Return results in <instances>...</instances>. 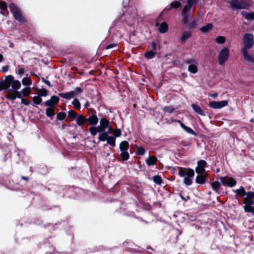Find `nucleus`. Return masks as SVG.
Returning a JSON list of instances; mask_svg holds the SVG:
<instances>
[{"label":"nucleus","instance_id":"nucleus-19","mask_svg":"<svg viewBox=\"0 0 254 254\" xmlns=\"http://www.w3.org/2000/svg\"><path fill=\"white\" fill-rule=\"evenodd\" d=\"M0 13L3 15H6L8 14V11L7 8V4L4 1L0 3Z\"/></svg>","mask_w":254,"mask_h":254},{"label":"nucleus","instance_id":"nucleus-36","mask_svg":"<svg viewBox=\"0 0 254 254\" xmlns=\"http://www.w3.org/2000/svg\"><path fill=\"white\" fill-rule=\"evenodd\" d=\"M38 95L41 98V97H46L48 95V91L45 89H42L38 91Z\"/></svg>","mask_w":254,"mask_h":254},{"label":"nucleus","instance_id":"nucleus-24","mask_svg":"<svg viewBox=\"0 0 254 254\" xmlns=\"http://www.w3.org/2000/svg\"><path fill=\"white\" fill-rule=\"evenodd\" d=\"M157 161V158L154 156L149 157L146 160V163L148 166H152L154 165Z\"/></svg>","mask_w":254,"mask_h":254},{"label":"nucleus","instance_id":"nucleus-50","mask_svg":"<svg viewBox=\"0 0 254 254\" xmlns=\"http://www.w3.org/2000/svg\"><path fill=\"white\" fill-rule=\"evenodd\" d=\"M163 110L165 113H171L174 111V109L171 107H165Z\"/></svg>","mask_w":254,"mask_h":254},{"label":"nucleus","instance_id":"nucleus-32","mask_svg":"<svg viewBox=\"0 0 254 254\" xmlns=\"http://www.w3.org/2000/svg\"><path fill=\"white\" fill-rule=\"evenodd\" d=\"M107 142V143L112 146L114 147L116 145L115 143V138L114 136H109L107 140H106Z\"/></svg>","mask_w":254,"mask_h":254},{"label":"nucleus","instance_id":"nucleus-61","mask_svg":"<svg viewBox=\"0 0 254 254\" xmlns=\"http://www.w3.org/2000/svg\"><path fill=\"white\" fill-rule=\"evenodd\" d=\"M3 59V58L2 55L0 54V62L2 61Z\"/></svg>","mask_w":254,"mask_h":254},{"label":"nucleus","instance_id":"nucleus-44","mask_svg":"<svg viewBox=\"0 0 254 254\" xmlns=\"http://www.w3.org/2000/svg\"><path fill=\"white\" fill-rule=\"evenodd\" d=\"M197 18L193 19L191 22L188 24L189 28H193L197 25Z\"/></svg>","mask_w":254,"mask_h":254},{"label":"nucleus","instance_id":"nucleus-12","mask_svg":"<svg viewBox=\"0 0 254 254\" xmlns=\"http://www.w3.org/2000/svg\"><path fill=\"white\" fill-rule=\"evenodd\" d=\"M221 183L224 186L228 185L230 187H233L236 184V181L233 178H227L225 177H220Z\"/></svg>","mask_w":254,"mask_h":254},{"label":"nucleus","instance_id":"nucleus-58","mask_svg":"<svg viewBox=\"0 0 254 254\" xmlns=\"http://www.w3.org/2000/svg\"><path fill=\"white\" fill-rule=\"evenodd\" d=\"M43 82L46 83L47 85H48L49 86H51V84L50 83V82L48 80H47L45 79H42Z\"/></svg>","mask_w":254,"mask_h":254},{"label":"nucleus","instance_id":"nucleus-31","mask_svg":"<svg viewBox=\"0 0 254 254\" xmlns=\"http://www.w3.org/2000/svg\"><path fill=\"white\" fill-rule=\"evenodd\" d=\"M55 110L54 109L51 107H49L47 108L46 111V115L48 117H52L55 115Z\"/></svg>","mask_w":254,"mask_h":254},{"label":"nucleus","instance_id":"nucleus-35","mask_svg":"<svg viewBox=\"0 0 254 254\" xmlns=\"http://www.w3.org/2000/svg\"><path fill=\"white\" fill-rule=\"evenodd\" d=\"M5 89H8V86H7L6 83V79H5V81H0V91Z\"/></svg>","mask_w":254,"mask_h":254},{"label":"nucleus","instance_id":"nucleus-56","mask_svg":"<svg viewBox=\"0 0 254 254\" xmlns=\"http://www.w3.org/2000/svg\"><path fill=\"white\" fill-rule=\"evenodd\" d=\"M8 69V66L7 65H5V66H3L2 67L1 71L4 72H6L7 71Z\"/></svg>","mask_w":254,"mask_h":254},{"label":"nucleus","instance_id":"nucleus-53","mask_svg":"<svg viewBox=\"0 0 254 254\" xmlns=\"http://www.w3.org/2000/svg\"><path fill=\"white\" fill-rule=\"evenodd\" d=\"M21 101L22 104L26 106L29 105L30 103L29 100L23 98H21Z\"/></svg>","mask_w":254,"mask_h":254},{"label":"nucleus","instance_id":"nucleus-10","mask_svg":"<svg viewBox=\"0 0 254 254\" xmlns=\"http://www.w3.org/2000/svg\"><path fill=\"white\" fill-rule=\"evenodd\" d=\"M98 132L103 131H111V127L110 126L109 121L105 118H102L100 120V125L98 127Z\"/></svg>","mask_w":254,"mask_h":254},{"label":"nucleus","instance_id":"nucleus-22","mask_svg":"<svg viewBox=\"0 0 254 254\" xmlns=\"http://www.w3.org/2000/svg\"><path fill=\"white\" fill-rule=\"evenodd\" d=\"M241 14L248 20H252L254 19V12L248 13L245 11L241 12Z\"/></svg>","mask_w":254,"mask_h":254},{"label":"nucleus","instance_id":"nucleus-34","mask_svg":"<svg viewBox=\"0 0 254 254\" xmlns=\"http://www.w3.org/2000/svg\"><path fill=\"white\" fill-rule=\"evenodd\" d=\"M89 131L92 136L96 135L97 133L98 132V127H92L89 128Z\"/></svg>","mask_w":254,"mask_h":254},{"label":"nucleus","instance_id":"nucleus-42","mask_svg":"<svg viewBox=\"0 0 254 254\" xmlns=\"http://www.w3.org/2000/svg\"><path fill=\"white\" fill-rule=\"evenodd\" d=\"M66 117V114L64 112H60L57 115V118L59 120H63Z\"/></svg>","mask_w":254,"mask_h":254},{"label":"nucleus","instance_id":"nucleus-59","mask_svg":"<svg viewBox=\"0 0 254 254\" xmlns=\"http://www.w3.org/2000/svg\"><path fill=\"white\" fill-rule=\"evenodd\" d=\"M152 50L155 51L156 49V44L154 43V42H152Z\"/></svg>","mask_w":254,"mask_h":254},{"label":"nucleus","instance_id":"nucleus-25","mask_svg":"<svg viewBox=\"0 0 254 254\" xmlns=\"http://www.w3.org/2000/svg\"><path fill=\"white\" fill-rule=\"evenodd\" d=\"M211 186L214 191L217 193H219V188H220V183L218 181H214L211 183Z\"/></svg>","mask_w":254,"mask_h":254},{"label":"nucleus","instance_id":"nucleus-14","mask_svg":"<svg viewBox=\"0 0 254 254\" xmlns=\"http://www.w3.org/2000/svg\"><path fill=\"white\" fill-rule=\"evenodd\" d=\"M207 165V163L203 160H199L197 162V166L195 168V172L197 174H205V167Z\"/></svg>","mask_w":254,"mask_h":254},{"label":"nucleus","instance_id":"nucleus-40","mask_svg":"<svg viewBox=\"0 0 254 254\" xmlns=\"http://www.w3.org/2000/svg\"><path fill=\"white\" fill-rule=\"evenodd\" d=\"M181 3L179 1H175L170 4V9L172 8H177L181 6Z\"/></svg>","mask_w":254,"mask_h":254},{"label":"nucleus","instance_id":"nucleus-13","mask_svg":"<svg viewBox=\"0 0 254 254\" xmlns=\"http://www.w3.org/2000/svg\"><path fill=\"white\" fill-rule=\"evenodd\" d=\"M228 105L227 100H223L220 101H212L209 103L210 107L213 109H221L226 106Z\"/></svg>","mask_w":254,"mask_h":254},{"label":"nucleus","instance_id":"nucleus-27","mask_svg":"<svg viewBox=\"0 0 254 254\" xmlns=\"http://www.w3.org/2000/svg\"><path fill=\"white\" fill-rule=\"evenodd\" d=\"M181 127L188 133L194 135H196V133L190 127L186 126L182 123L179 121Z\"/></svg>","mask_w":254,"mask_h":254},{"label":"nucleus","instance_id":"nucleus-33","mask_svg":"<svg viewBox=\"0 0 254 254\" xmlns=\"http://www.w3.org/2000/svg\"><path fill=\"white\" fill-rule=\"evenodd\" d=\"M21 93L24 96H28L31 93V88L29 87H25L21 90Z\"/></svg>","mask_w":254,"mask_h":254},{"label":"nucleus","instance_id":"nucleus-17","mask_svg":"<svg viewBox=\"0 0 254 254\" xmlns=\"http://www.w3.org/2000/svg\"><path fill=\"white\" fill-rule=\"evenodd\" d=\"M111 131H103L99 132L100 133L98 136L99 141H104L107 140L109 135V134Z\"/></svg>","mask_w":254,"mask_h":254},{"label":"nucleus","instance_id":"nucleus-48","mask_svg":"<svg viewBox=\"0 0 254 254\" xmlns=\"http://www.w3.org/2000/svg\"><path fill=\"white\" fill-rule=\"evenodd\" d=\"M121 131L119 128H117L113 130L114 137H117L121 135Z\"/></svg>","mask_w":254,"mask_h":254},{"label":"nucleus","instance_id":"nucleus-26","mask_svg":"<svg viewBox=\"0 0 254 254\" xmlns=\"http://www.w3.org/2000/svg\"><path fill=\"white\" fill-rule=\"evenodd\" d=\"M124 16L127 19V21L129 22L130 19L135 18L136 16V10L133 9V12L131 14H129L128 12H126L124 14ZM129 24L131 23H129Z\"/></svg>","mask_w":254,"mask_h":254},{"label":"nucleus","instance_id":"nucleus-11","mask_svg":"<svg viewBox=\"0 0 254 254\" xmlns=\"http://www.w3.org/2000/svg\"><path fill=\"white\" fill-rule=\"evenodd\" d=\"M188 64V71L193 74L196 73L198 71L196 61L193 59H188L185 62Z\"/></svg>","mask_w":254,"mask_h":254},{"label":"nucleus","instance_id":"nucleus-51","mask_svg":"<svg viewBox=\"0 0 254 254\" xmlns=\"http://www.w3.org/2000/svg\"><path fill=\"white\" fill-rule=\"evenodd\" d=\"M50 99L52 101V103L54 105L57 104L59 101V97L56 96H52Z\"/></svg>","mask_w":254,"mask_h":254},{"label":"nucleus","instance_id":"nucleus-5","mask_svg":"<svg viewBox=\"0 0 254 254\" xmlns=\"http://www.w3.org/2000/svg\"><path fill=\"white\" fill-rule=\"evenodd\" d=\"M230 4L234 9H248L251 6V2L249 0H233Z\"/></svg>","mask_w":254,"mask_h":254},{"label":"nucleus","instance_id":"nucleus-29","mask_svg":"<svg viewBox=\"0 0 254 254\" xmlns=\"http://www.w3.org/2000/svg\"><path fill=\"white\" fill-rule=\"evenodd\" d=\"M59 96L65 99H70L74 97L73 92H71V91L67 93H60Z\"/></svg>","mask_w":254,"mask_h":254},{"label":"nucleus","instance_id":"nucleus-18","mask_svg":"<svg viewBox=\"0 0 254 254\" xmlns=\"http://www.w3.org/2000/svg\"><path fill=\"white\" fill-rule=\"evenodd\" d=\"M191 35V32L190 31H184L180 38V41L181 42H185L188 39Z\"/></svg>","mask_w":254,"mask_h":254},{"label":"nucleus","instance_id":"nucleus-47","mask_svg":"<svg viewBox=\"0 0 254 254\" xmlns=\"http://www.w3.org/2000/svg\"><path fill=\"white\" fill-rule=\"evenodd\" d=\"M137 154H138V155H142L143 154H144L145 153V149L142 147H138L137 148Z\"/></svg>","mask_w":254,"mask_h":254},{"label":"nucleus","instance_id":"nucleus-7","mask_svg":"<svg viewBox=\"0 0 254 254\" xmlns=\"http://www.w3.org/2000/svg\"><path fill=\"white\" fill-rule=\"evenodd\" d=\"M6 83L8 89L11 86V89L9 90L12 91L18 90L21 86L20 82L19 80H14L12 75H8L6 77Z\"/></svg>","mask_w":254,"mask_h":254},{"label":"nucleus","instance_id":"nucleus-55","mask_svg":"<svg viewBox=\"0 0 254 254\" xmlns=\"http://www.w3.org/2000/svg\"><path fill=\"white\" fill-rule=\"evenodd\" d=\"M45 104L47 107H51V106H52L53 105H54L53 104V103H52V101L51 100V99L46 101L45 102Z\"/></svg>","mask_w":254,"mask_h":254},{"label":"nucleus","instance_id":"nucleus-2","mask_svg":"<svg viewBox=\"0 0 254 254\" xmlns=\"http://www.w3.org/2000/svg\"><path fill=\"white\" fill-rule=\"evenodd\" d=\"M236 192L238 195L241 196L246 195V197L244 199V203L245 204L244 208L245 211L254 214V206H253L254 201V192L252 191L246 192L244 188L242 187L236 190Z\"/></svg>","mask_w":254,"mask_h":254},{"label":"nucleus","instance_id":"nucleus-41","mask_svg":"<svg viewBox=\"0 0 254 254\" xmlns=\"http://www.w3.org/2000/svg\"><path fill=\"white\" fill-rule=\"evenodd\" d=\"M6 98L9 99H11L12 100H15V96L14 94V91H12V92H9L6 94Z\"/></svg>","mask_w":254,"mask_h":254},{"label":"nucleus","instance_id":"nucleus-3","mask_svg":"<svg viewBox=\"0 0 254 254\" xmlns=\"http://www.w3.org/2000/svg\"><path fill=\"white\" fill-rule=\"evenodd\" d=\"M197 1L198 0H187V3L185 5L182 11V22L184 24H187L189 20L192 17L193 14L191 10L194 8Z\"/></svg>","mask_w":254,"mask_h":254},{"label":"nucleus","instance_id":"nucleus-45","mask_svg":"<svg viewBox=\"0 0 254 254\" xmlns=\"http://www.w3.org/2000/svg\"><path fill=\"white\" fill-rule=\"evenodd\" d=\"M215 41L218 44H223L225 41V38L223 36H218L216 38Z\"/></svg>","mask_w":254,"mask_h":254},{"label":"nucleus","instance_id":"nucleus-57","mask_svg":"<svg viewBox=\"0 0 254 254\" xmlns=\"http://www.w3.org/2000/svg\"><path fill=\"white\" fill-rule=\"evenodd\" d=\"M129 0H124L123 1V4L125 7L128 5Z\"/></svg>","mask_w":254,"mask_h":254},{"label":"nucleus","instance_id":"nucleus-20","mask_svg":"<svg viewBox=\"0 0 254 254\" xmlns=\"http://www.w3.org/2000/svg\"><path fill=\"white\" fill-rule=\"evenodd\" d=\"M207 176L206 173L203 174L202 175L197 176L195 178V182L197 184H203L205 182V178Z\"/></svg>","mask_w":254,"mask_h":254},{"label":"nucleus","instance_id":"nucleus-4","mask_svg":"<svg viewBox=\"0 0 254 254\" xmlns=\"http://www.w3.org/2000/svg\"><path fill=\"white\" fill-rule=\"evenodd\" d=\"M194 171L190 168H181L179 170L178 175L181 177H184V183L187 186H190L192 184L190 178L193 177Z\"/></svg>","mask_w":254,"mask_h":254},{"label":"nucleus","instance_id":"nucleus-46","mask_svg":"<svg viewBox=\"0 0 254 254\" xmlns=\"http://www.w3.org/2000/svg\"><path fill=\"white\" fill-rule=\"evenodd\" d=\"M153 181L154 183L158 185H160L162 183V179L161 177L159 176H155L153 177Z\"/></svg>","mask_w":254,"mask_h":254},{"label":"nucleus","instance_id":"nucleus-28","mask_svg":"<svg viewBox=\"0 0 254 254\" xmlns=\"http://www.w3.org/2000/svg\"><path fill=\"white\" fill-rule=\"evenodd\" d=\"M168 26L167 24L165 22H162L160 24V27H159V31L161 33H164L168 31Z\"/></svg>","mask_w":254,"mask_h":254},{"label":"nucleus","instance_id":"nucleus-63","mask_svg":"<svg viewBox=\"0 0 254 254\" xmlns=\"http://www.w3.org/2000/svg\"><path fill=\"white\" fill-rule=\"evenodd\" d=\"M85 107H87V104H85Z\"/></svg>","mask_w":254,"mask_h":254},{"label":"nucleus","instance_id":"nucleus-23","mask_svg":"<svg viewBox=\"0 0 254 254\" xmlns=\"http://www.w3.org/2000/svg\"><path fill=\"white\" fill-rule=\"evenodd\" d=\"M213 28V25L211 23H208L205 26L201 27L200 29L201 32L203 33L210 32Z\"/></svg>","mask_w":254,"mask_h":254},{"label":"nucleus","instance_id":"nucleus-49","mask_svg":"<svg viewBox=\"0 0 254 254\" xmlns=\"http://www.w3.org/2000/svg\"><path fill=\"white\" fill-rule=\"evenodd\" d=\"M82 92V89L80 87L76 88L74 90L71 91V92H73V96L77 95L78 94Z\"/></svg>","mask_w":254,"mask_h":254},{"label":"nucleus","instance_id":"nucleus-37","mask_svg":"<svg viewBox=\"0 0 254 254\" xmlns=\"http://www.w3.org/2000/svg\"><path fill=\"white\" fill-rule=\"evenodd\" d=\"M42 101V98L39 97L38 95L34 96L33 97V102L34 104L39 105L40 104Z\"/></svg>","mask_w":254,"mask_h":254},{"label":"nucleus","instance_id":"nucleus-6","mask_svg":"<svg viewBox=\"0 0 254 254\" xmlns=\"http://www.w3.org/2000/svg\"><path fill=\"white\" fill-rule=\"evenodd\" d=\"M9 7L11 13L15 17V19L20 22H23L24 18L19 7L13 3H11L9 4Z\"/></svg>","mask_w":254,"mask_h":254},{"label":"nucleus","instance_id":"nucleus-54","mask_svg":"<svg viewBox=\"0 0 254 254\" xmlns=\"http://www.w3.org/2000/svg\"><path fill=\"white\" fill-rule=\"evenodd\" d=\"M14 94H15V98H19L21 99V98H22L21 97V91L20 92H19L17 90H15L14 91Z\"/></svg>","mask_w":254,"mask_h":254},{"label":"nucleus","instance_id":"nucleus-16","mask_svg":"<svg viewBox=\"0 0 254 254\" xmlns=\"http://www.w3.org/2000/svg\"><path fill=\"white\" fill-rule=\"evenodd\" d=\"M75 121L77 125L78 126H82L85 123L87 122V120L82 114L78 115L75 118Z\"/></svg>","mask_w":254,"mask_h":254},{"label":"nucleus","instance_id":"nucleus-8","mask_svg":"<svg viewBox=\"0 0 254 254\" xmlns=\"http://www.w3.org/2000/svg\"><path fill=\"white\" fill-rule=\"evenodd\" d=\"M129 144L127 141H123L120 143V149L121 151V156L124 160H127L129 158V154L127 152Z\"/></svg>","mask_w":254,"mask_h":254},{"label":"nucleus","instance_id":"nucleus-1","mask_svg":"<svg viewBox=\"0 0 254 254\" xmlns=\"http://www.w3.org/2000/svg\"><path fill=\"white\" fill-rule=\"evenodd\" d=\"M243 42L244 46L242 49L243 60L248 65H250L254 63V58L249 54V50L254 44L253 35L250 33L245 34L243 36Z\"/></svg>","mask_w":254,"mask_h":254},{"label":"nucleus","instance_id":"nucleus-43","mask_svg":"<svg viewBox=\"0 0 254 254\" xmlns=\"http://www.w3.org/2000/svg\"><path fill=\"white\" fill-rule=\"evenodd\" d=\"M78 115L73 110H69L68 112V116L72 118H75Z\"/></svg>","mask_w":254,"mask_h":254},{"label":"nucleus","instance_id":"nucleus-15","mask_svg":"<svg viewBox=\"0 0 254 254\" xmlns=\"http://www.w3.org/2000/svg\"><path fill=\"white\" fill-rule=\"evenodd\" d=\"M87 123L92 126L96 125L98 122L99 119L96 115H91L86 118Z\"/></svg>","mask_w":254,"mask_h":254},{"label":"nucleus","instance_id":"nucleus-62","mask_svg":"<svg viewBox=\"0 0 254 254\" xmlns=\"http://www.w3.org/2000/svg\"><path fill=\"white\" fill-rule=\"evenodd\" d=\"M22 179H23V180H28V178L27 177H22Z\"/></svg>","mask_w":254,"mask_h":254},{"label":"nucleus","instance_id":"nucleus-30","mask_svg":"<svg viewBox=\"0 0 254 254\" xmlns=\"http://www.w3.org/2000/svg\"><path fill=\"white\" fill-rule=\"evenodd\" d=\"M21 82L24 86H30L32 84V81L30 77L28 76L24 77L22 79Z\"/></svg>","mask_w":254,"mask_h":254},{"label":"nucleus","instance_id":"nucleus-9","mask_svg":"<svg viewBox=\"0 0 254 254\" xmlns=\"http://www.w3.org/2000/svg\"><path fill=\"white\" fill-rule=\"evenodd\" d=\"M229 55V51L228 48H223L220 52L218 55V62L220 64L223 65L227 61Z\"/></svg>","mask_w":254,"mask_h":254},{"label":"nucleus","instance_id":"nucleus-21","mask_svg":"<svg viewBox=\"0 0 254 254\" xmlns=\"http://www.w3.org/2000/svg\"><path fill=\"white\" fill-rule=\"evenodd\" d=\"M191 106L192 109L198 114H199L202 116H205V114L204 112V111L198 106H197L194 104H192Z\"/></svg>","mask_w":254,"mask_h":254},{"label":"nucleus","instance_id":"nucleus-60","mask_svg":"<svg viewBox=\"0 0 254 254\" xmlns=\"http://www.w3.org/2000/svg\"><path fill=\"white\" fill-rule=\"evenodd\" d=\"M210 96H211L212 97H213V98H216V97H217L218 94H217V93H213V94H210Z\"/></svg>","mask_w":254,"mask_h":254},{"label":"nucleus","instance_id":"nucleus-52","mask_svg":"<svg viewBox=\"0 0 254 254\" xmlns=\"http://www.w3.org/2000/svg\"><path fill=\"white\" fill-rule=\"evenodd\" d=\"M117 44H109L108 46H107L106 48V49H113V48H116L117 49Z\"/></svg>","mask_w":254,"mask_h":254},{"label":"nucleus","instance_id":"nucleus-39","mask_svg":"<svg viewBox=\"0 0 254 254\" xmlns=\"http://www.w3.org/2000/svg\"><path fill=\"white\" fill-rule=\"evenodd\" d=\"M155 56V53L153 51H149L145 54V57L148 59H152Z\"/></svg>","mask_w":254,"mask_h":254},{"label":"nucleus","instance_id":"nucleus-38","mask_svg":"<svg viewBox=\"0 0 254 254\" xmlns=\"http://www.w3.org/2000/svg\"><path fill=\"white\" fill-rule=\"evenodd\" d=\"M72 104L74 107V108L76 109H80V104L79 101L77 99H74L72 102Z\"/></svg>","mask_w":254,"mask_h":254}]
</instances>
